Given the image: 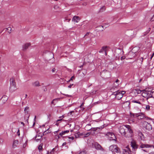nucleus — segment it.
<instances>
[{
    "instance_id": "25",
    "label": "nucleus",
    "mask_w": 154,
    "mask_h": 154,
    "mask_svg": "<svg viewBox=\"0 0 154 154\" xmlns=\"http://www.w3.org/2000/svg\"><path fill=\"white\" fill-rule=\"evenodd\" d=\"M5 29H6V30H8V33H10L11 32V27H9L8 28H6Z\"/></svg>"
},
{
    "instance_id": "36",
    "label": "nucleus",
    "mask_w": 154,
    "mask_h": 154,
    "mask_svg": "<svg viewBox=\"0 0 154 154\" xmlns=\"http://www.w3.org/2000/svg\"><path fill=\"white\" fill-rule=\"evenodd\" d=\"M79 154H86L85 151H82L80 152Z\"/></svg>"
},
{
    "instance_id": "64",
    "label": "nucleus",
    "mask_w": 154,
    "mask_h": 154,
    "mask_svg": "<svg viewBox=\"0 0 154 154\" xmlns=\"http://www.w3.org/2000/svg\"><path fill=\"white\" fill-rule=\"evenodd\" d=\"M105 52V54L106 55L107 54V53H106V51H105L104 52Z\"/></svg>"
},
{
    "instance_id": "24",
    "label": "nucleus",
    "mask_w": 154,
    "mask_h": 154,
    "mask_svg": "<svg viewBox=\"0 0 154 154\" xmlns=\"http://www.w3.org/2000/svg\"><path fill=\"white\" fill-rule=\"evenodd\" d=\"M106 8V7L105 6H103L100 8V11L101 12H103L105 10Z\"/></svg>"
},
{
    "instance_id": "45",
    "label": "nucleus",
    "mask_w": 154,
    "mask_h": 154,
    "mask_svg": "<svg viewBox=\"0 0 154 154\" xmlns=\"http://www.w3.org/2000/svg\"><path fill=\"white\" fill-rule=\"evenodd\" d=\"M70 20H71L70 19H68L67 18H66V20H67V21L68 22H69L70 21Z\"/></svg>"
},
{
    "instance_id": "34",
    "label": "nucleus",
    "mask_w": 154,
    "mask_h": 154,
    "mask_svg": "<svg viewBox=\"0 0 154 154\" xmlns=\"http://www.w3.org/2000/svg\"><path fill=\"white\" fill-rule=\"evenodd\" d=\"M146 110H149L150 109V106L148 105H146Z\"/></svg>"
},
{
    "instance_id": "29",
    "label": "nucleus",
    "mask_w": 154,
    "mask_h": 154,
    "mask_svg": "<svg viewBox=\"0 0 154 154\" xmlns=\"http://www.w3.org/2000/svg\"><path fill=\"white\" fill-rule=\"evenodd\" d=\"M151 29L150 28H149L148 30H147L144 33V35H146L147 33H148L149 31H150V30Z\"/></svg>"
},
{
    "instance_id": "37",
    "label": "nucleus",
    "mask_w": 154,
    "mask_h": 154,
    "mask_svg": "<svg viewBox=\"0 0 154 154\" xmlns=\"http://www.w3.org/2000/svg\"><path fill=\"white\" fill-rule=\"evenodd\" d=\"M36 118V116H35L34 118V122L33 123V126H34L35 124V121Z\"/></svg>"
},
{
    "instance_id": "61",
    "label": "nucleus",
    "mask_w": 154,
    "mask_h": 154,
    "mask_svg": "<svg viewBox=\"0 0 154 154\" xmlns=\"http://www.w3.org/2000/svg\"><path fill=\"white\" fill-rule=\"evenodd\" d=\"M149 154H154V152H152L149 153Z\"/></svg>"
},
{
    "instance_id": "57",
    "label": "nucleus",
    "mask_w": 154,
    "mask_h": 154,
    "mask_svg": "<svg viewBox=\"0 0 154 154\" xmlns=\"http://www.w3.org/2000/svg\"><path fill=\"white\" fill-rule=\"evenodd\" d=\"M90 124H88V125H86V127H85V128H87V127H88V126H90Z\"/></svg>"
},
{
    "instance_id": "39",
    "label": "nucleus",
    "mask_w": 154,
    "mask_h": 154,
    "mask_svg": "<svg viewBox=\"0 0 154 154\" xmlns=\"http://www.w3.org/2000/svg\"><path fill=\"white\" fill-rule=\"evenodd\" d=\"M85 135V136H84V137H87L88 136H89V133H87L86 134H84Z\"/></svg>"
},
{
    "instance_id": "53",
    "label": "nucleus",
    "mask_w": 154,
    "mask_h": 154,
    "mask_svg": "<svg viewBox=\"0 0 154 154\" xmlns=\"http://www.w3.org/2000/svg\"><path fill=\"white\" fill-rule=\"evenodd\" d=\"M103 128V126H101V127H97V128H98V129H102V128Z\"/></svg>"
},
{
    "instance_id": "19",
    "label": "nucleus",
    "mask_w": 154,
    "mask_h": 154,
    "mask_svg": "<svg viewBox=\"0 0 154 154\" xmlns=\"http://www.w3.org/2000/svg\"><path fill=\"white\" fill-rule=\"evenodd\" d=\"M32 85L34 86L37 87L40 86L39 82L37 81L32 83Z\"/></svg>"
},
{
    "instance_id": "32",
    "label": "nucleus",
    "mask_w": 154,
    "mask_h": 154,
    "mask_svg": "<svg viewBox=\"0 0 154 154\" xmlns=\"http://www.w3.org/2000/svg\"><path fill=\"white\" fill-rule=\"evenodd\" d=\"M54 8L55 10H58L59 8V7L57 5H55L54 6Z\"/></svg>"
},
{
    "instance_id": "48",
    "label": "nucleus",
    "mask_w": 154,
    "mask_h": 154,
    "mask_svg": "<svg viewBox=\"0 0 154 154\" xmlns=\"http://www.w3.org/2000/svg\"><path fill=\"white\" fill-rule=\"evenodd\" d=\"M17 134L18 136H19L20 135V130L19 129L17 132Z\"/></svg>"
},
{
    "instance_id": "5",
    "label": "nucleus",
    "mask_w": 154,
    "mask_h": 154,
    "mask_svg": "<svg viewBox=\"0 0 154 154\" xmlns=\"http://www.w3.org/2000/svg\"><path fill=\"white\" fill-rule=\"evenodd\" d=\"M127 126H129V125H123L120 126L119 128V133L123 136L125 135V133L127 129Z\"/></svg>"
},
{
    "instance_id": "7",
    "label": "nucleus",
    "mask_w": 154,
    "mask_h": 154,
    "mask_svg": "<svg viewBox=\"0 0 154 154\" xmlns=\"http://www.w3.org/2000/svg\"><path fill=\"white\" fill-rule=\"evenodd\" d=\"M143 127L144 128L149 131L152 129V126L150 124L146 121H144L143 122Z\"/></svg>"
},
{
    "instance_id": "12",
    "label": "nucleus",
    "mask_w": 154,
    "mask_h": 154,
    "mask_svg": "<svg viewBox=\"0 0 154 154\" xmlns=\"http://www.w3.org/2000/svg\"><path fill=\"white\" fill-rule=\"evenodd\" d=\"M130 102L129 101H125L122 103V107L124 108H129Z\"/></svg>"
},
{
    "instance_id": "60",
    "label": "nucleus",
    "mask_w": 154,
    "mask_h": 154,
    "mask_svg": "<svg viewBox=\"0 0 154 154\" xmlns=\"http://www.w3.org/2000/svg\"><path fill=\"white\" fill-rule=\"evenodd\" d=\"M95 128H91V129H89V130H88H88H87V131H89V130H91V131H92V130L93 129H95Z\"/></svg>"
},
{
    "instance_id": "35",
    "label": "nucleus",
    "mask_w": 154,
    "mask_h": 154,
    "mask_svg": "<svg viewBox=\"0 0 154 154\" xmlns=\"http://www.w3.org/2000/svg\"><path fill=\"white\" fill-rule=\"evenodd\" d=\"M136 92L137 94H139L141 93V91L140 90H136Z\"/></svg>"
},
{
    "instance_id": "28",
    "label": "nucleus",
    "mask_w": 154,
    "mask_h": 154,
    "mask_svg": "<svg viewBox=\"0 0 154 154\" xmlns=\"http://www.w3.org/2000/svg\"><path fill=\"white\" fill-rule=\"evenodd\" d=\"M79 132H77L75 134V137L76 138H78L79 137Z\"/></svg>"
},
{
    "instance_id": "22",
    "label": "nucleus",
    "mask_w": 154,
    "mask_h": 154,
    "mask_svg": "<svg viewBox=\"0 0 154 154\" xmlns=\"http://www.w3.org/2000/svg\"><path fill=\"white\" fill-rule=\"evenodd\" d=\"M60 98H57L55 99H54L53 101L51 102V104H53L54 105L57 102V101L58 100H59Z\"/></svg>"
},
{
    "instance_id": "6",
    "label": "nucleus",
    "mask_w": 154,
    "mask_h": 154,
    "mask_svg": "<svg viewBox=\"0 0 154 154\" xmlns=\"http://www.w3.org/2000/svg\"><path fill=\"white\" fill-rule=\"evenodd\" d=\"M29 107L28 106H26L24 109V120L28 123V119L30 116L29 114Z\"/></svg>"
},
{
    "instance_id": "46",
    "label": "nucleus",
    "mask_w": 154,
    "mask_h": 154,
    "mask_svg": "<svg viewBox=\"0 0 154 154\" xmlns=\"http://www.w3.org/2000/svg\"><path fill=\"white\" fill-rule=\"evenodd\" d=\"M73 84H70V85L68 86V87L69 88H71L72 86L73 85Z\"/></svg>"
},
{
    "instance_id": "27",
    "label": "nucleus",
    "mask_w": 154,
    "mask_h": 154,
    "mask_svg": "<svg viewBox=\"0 0 154 154\" xmlns=\"http://www.w3.org/2000/svg\"><path fill=\"white\" fill-rule=\"evenodd\" d=\"M87 73V70L85 69H83L82 72V73L84 76H85Z\"/></svg>"
},
{
    "instance_id": "15",
    "label": "nucleus",
    "mask_w": 154,
    "mask_h": 154,
    "mask_svg": "<svg viewBox=\"0 0 154 154\" xmlns=\"http://www.w3.org/2000/svg\"><path fill=\"white\" fill-rule=\"evenodd\" d=\"M107 46H103L102 47L101 49L99 51V52L100 53H102L103 52H105L106 51H107Z\"/></svg>"
},
{
    "instance_id": "21",
    "label": "nucleus",
    "mask_w": 154,
    "mask_h": 154,
    "mask_svg": "<svg viewBox=\"0 0 154 154\" xmlns=\"http://www.w3.org/2000/svg\"><path fill=\"white\" fill-rule=\"evenodd\" d=\"M69 132V130H66L64 131H62V132L60 133L59 134L61 136H62V135L65 134L66 133H68Z\"/></svg>"
},
{
    "instance_id": "11",
    "label": "nucleus",
    "mask_w": 154,
    "mask_h": 154,
    "mask_svg": "<svg viewBox=\"0 0 154 154\" xmlns=\"http://www.w3.org/2000/svg\"><path fill=\"white\" fill-rule=\"evenodd\" d=\"M131 145L132 148L134 150L138 148L139 145L137 144L136 142L134 140H132L131 142Z\"/></svg>"
},
{
    "instance_id": "3",
    "label": "nucleus",
    "mask_w": 154,
    "mask_h": 154,
    "mask_svg": "<svg viewBox=\"0 0 154 154\" xmlns=\"http://www.w3.org/2000/svg\"><path fill=\"white\" fill-rule=\"evenodd\" d=\"M127 126V129L124 136L127 138L131 137L134 134L133 130L130 125H129V126Z\"/></svg>"
},
{
    "instance_id": "4",
    "label": "nucleus",
    "mask_w": 154,
    "mask_h": 154,
    "mask_svg": "<svg viewBox=\"0 0 154 154\" xmlns=\"http://www.w3.org/2000/svg\"><path fill=\"white\" fill-rule=\"evenodd\" d=\"M109 150L113 153H120V149L116 145H112L109 147Z\"/></svg>"
},
{
    "instance_id": "50",
    "label": "nucleus",
    "mask_w": 154,
    "mask_h": 154,
    "mask_svg": "<svg viewBox=\"0 0 154 154\" xmlns=\"http://www.w3.org/2000/svg\"><path fill=\"white\" fill-rule=\"evenodd\" d=\"M62 120V119H58L57 120L56 122H57L59 121H61Z\"/></svg>"
},
{
    "instance_id": "59",
    "label": "nucleus",
    "mask_w": 154,
    "mask_h": 154,
    "mask_svg": "<svg viewBox=\"0 0 154 154\" xmlns=\"http://www.w3.org/2000/svg\"><path fill=\"white\" fill-rule=\"evenodd\" d=\"M154 52L152 54L151 57V58H152V57H153V56H154Z\"/></svg>"
},
{
    "instance_id": "17",
    "label": "nucleus",
    "mask_w": 154,
    "mask_h": 154,
    "mask_svg": "<svg viewBox=\"0 0 154 154\" xmlns=\"http://www.w3.org/2000/svg\"><path fill=\"white\" fill-rule=\"evenodd\" d=\"M145 92L146 93L147 99H148V98L151 97V96L152 95V91H145Z\"/></svg>"
},
{
    "instance_id": "13",
    "label": "nucleus",
    "mask_w": 154,
    "mask_h": 154,
    "mask_svg": "<svg viewBox=\"0 0 154 154\" xmlns=\"http://www.w3.org/2000/svg\"><path fill=\"white\" fill-rule=\"evenodd\" d=\"M113 94L117 96V95H119V96H118V98L119 99H121L123 97V95L121 94H120V92H119V91H118L116 92H113Z\"/></svg>"
},
{
    "instance_id": "44",
    "label": "nucleus",
    "mask_w": 154,
    "mask_h": 154,
    "mask_svg": "<svg viewBox=\"0 0 154 154\" xmlns=\"http://www.w3.org/2000/svg\"><path fill=\"white\" fill-rule=\"evenodd\" d=\"M55 70H56V69L54 68H53L52 69V72H55Z\"/></svg>"
},
{
    "instance_id": "42",
    "label": "nucleus",
    "mask_w": 154,
    "mask_h": 154,
    "mask_svg": "<svg viewBox=\"0 0 154 154\" xmlns=\"http://www.w3.org/2000/svg\"><path fill=\"white\" fill-rule=\"evenodd\" d=\"M3 140L2 139L0 138V143H3Z\"/></svg>"
},
{
    "instance_id": "31",
    "label": "nucleus",
    "mask_w": 154,
    "mask_h": 154,
    "mask_svg": "<svg viewBox=\"0 0 154 154\" xmlns=\"http://www.w3.org/2000/svg\"><path fill=\"white\" fill-rule=\"evenodd\" d=\"M38 149L39 150H41L42 149V144H41L38 146Z\"/></svg>"
},
{
    "instance_id": "14",
    "label": "nucleus",
    "mask_w": 154,
    "mask_h": 154,
    "mask_svg": "<svg viewBox=\"0 0 154 154\" xmlns=\"http://www.w3.org/2000/svg\"><path fill=\"white\" fill-rule=\"evenodd\" d=\"M80 20V18L79 16H74L72 19V20L74 22L78 23Z\"/></svg>"
},
{
    "instance_id": "26",
    "label": "nucleus",
    "mask_w": 154,
    "mask_h": 154,
    "mask_svg": "<svg viewBox=\"0 0 154 154\" xmlns=\"http://www.w3.org/2000/svg\"><path fill=\"white\" fill-rule=\"evenodd\" d=\"M142 95L143 97H147L146 93L145 92V91H144L142 93Z\"/></svg>"
},
{
    "instance_id": "47",
    "label": "nucleus",
    "mask_w": 154,
    "mask_h": 154,
    "mask_svg": "<svg viewBox=\"0 0 154 154\" xmlns=\"http://www.w3.org/2000/svg\"><path fill=\"white\" fill-rule=\"evenodd\" d=\"M125 91H123L121 93H120V94H122L123 95V94H125Z\"/></svg>"
},
{
    "instance_id": "33",
    "label": "nucleus",
    "mask_w": 154,
    "mask_h": 154,
    "mask_svg": "<svg viewBox=\"0 0 154 154\" xmlns=\"http://www.w3.org/2000/svg\"><path fill=\"white\" fill-rule=\"evenodd\" d=\"M75 78L74 76H72V77H71L70 78V79L68 81V82H69L70 81H72V80L73 79H74Z\"/></svg>"
},
{
    "instance_id": "30",
    "label": "nucleus",
    "mask_w": 154,
    "mask_h": 154,
    "mask_svg": "<svg viewBox=\"0 0 154 154\" xmlns=\"http://www.w3.org/2000/svg\"><path fill=\"white\" fill-rule=\"evenodd\" d=\"M151 29L150 28H149L148 30H147L144 33V35H146L147 33H148L149 31H150V30Z\"/></svg>"
},
{
    "instance_id": "23",
    "label": "nucleus",
    "mask_w": 154,
    "mask_h": 154,
    "mask_svg": "<svg viewBox=\"0 0 154 154\" xmlns=\"http://www.w3.org/2000/svg\"><path fill=\"white\" fill-rule=\"evenodd\" d=\"M134 48H133L132 49V51L129 52V55H131L132 54H133V55L134 57H135L136 55V54H135V52H134Z\"/></svg>"
},
{
    "instance_id": "54",
    "label": "nucleus",
    "mask_w": 154,
    "mask_h": 154,
    "mask_svg": "<svg viewBox=\"0 0 154 154\" xmlns=\"http://www.w3.org/2000/svg\"><path fill=\"white\" fill-rule=\"evenodd\" d=\"M20 123L21 124L23 125V126H24L25 124L23 122H21Z\"/></svg>"
},
{
    "instance_id": "41",
    "label": "nucleus",
    "mask_w": 154,
    "mask_h": 154,
    "mask_svg": "<svg viewBox=\"0 0 154 154\" xmlns=\"http://www.w3.org/2000/svg\"><path fill=\"white\" fill-rule=\"evenodd\" d=\"M125 56H122L121 58V60H124L125 59Z\"/></svg>"
},
{
    "instance_id": "62",
    "label": "nucleus",
    "mask_w": 154,
    "mask_h": 154,
    "mask_svg": "<svg viewBox=\"0 0 154 154\" xmlns=\"http://www.w3.org/2000/svg\"><path fill=\"white\" fill-rule=\"evenodd\" d=\"M140 59H142V60H141V62H143V57H141L140 58Z\"/></svg>"
},
{
    "instance_id": "43",
    "label": "nucleus",
    "mask_w": 154,
    "mask_h": 154,
    "mask_svg": "<svg viewBox=\"0 0 154 154\" xmlns=\"http://www.w3.org/2000/svg\"><path fill=\"white\" fill-rule=\"evenodd\" d=\"M79 136H82V135H84V133H80V132H79Z\"/></svg>"
},
{
    "instance_id": "49",
    "label": "nucleus",
    "mask_w": 154,
    "mask_h": 154,
    "mask_svg": "<svg viewBox=\"0 0 154 154\" xmlns=\"http://www.w3.org/2000/svg\"><path fill=\"white\" fill-rule=\"evenodd\" d=\"M89 32H87L86 34L84 36V37H85V36H87L89 34Z\"/></svg>"
},
{
    "instance_id": "10",
    "label": "nucleus",
    "mask_w": 154,
    "mask_h": 154,
    "mask_svg": "<svg viewBox=\"0 0 154 154\" xmlns=\"http://www.w3.org/2000/svg\"><path fill=\"white\" fill-rule=\"evenodd\" d=\"M109 137V140H115L116 139V136L114 134L112 133L108 132L106 134Z\"/></svg>"
},
{
    "instance_id": "1",
    "label": "nucleus",
    "mask_w": 154,
    "mask_h": 154,
    "mask_svg": "<svg viewBox=\"0 0 154 154\" xmlns=\"http://www.w3.org/2000/svg\"><path fill=\"white\" fill-rule=\"evenodd\" d=\"M152 145L144 144L142 142H140L139 145L138 149H141L143 151L147 152H148V151L146 149L152 147Z\"/></svg>"
},
{
    "instance_id": "20",
    "label": "nucleus",
    "mask_w": 154,
    "mask_h": 154,
    "mask_svg": "<svg viewBox=\"0 0 154 154\" xmlns=\"http://www.w3.org/2000/svg\"><path fill=\"white\" fill-rule=\"evenodd\" d=\"M132 103H138L140 106H142V104L139 100H132Z\"/></svg>"
},
{
    "instance_id": "9",
    "label": "nucleus",
    "mask_w": 154,
    "mask_h": 154,
    "mask_svg": "<svg viewBox=\"0 0 154 154\" xmlns=\"http://www.w3.org/2000/svg\"><path fill=\"white\" fill-rule=\"evenodd\" d=\"M95 149L97 150H100L102 151H104V149L102 147L101 145L97 143H95L94 144Z\"/></svg>"
},
{
    "instance_id": "2",
    "label": "nucleus",
    "mask_w": 154,
    "mask_h": 154,
    "mask_svg": "<svg viewBox=\"0 0 154 154\" xmlns=\"http://www.w3.org/2000/svg\"><path fill=\"white\" fill-rule=\"evenodd\" d=\"M10 91L12 93L16 90V85L14 79L12 77L10 79Z\"/></svg>"
},
{
    "instance_id": "40",
    "label": "nucleus",
    "mask_w": 154,
    "mask_h": 154,
    "mask_svg": "<svg viewBox=\"0 0 154 154\" xmlns=\"http://www.w3.org/2000/svg\"><path fill=\"white\" fill-rule=\"evenodd\" d=\"M68 138L69 139H71L72 140H73L74 139V137H68Z\"/></svg>"
},
{
    "instance_id": "51",
    "label": "nucleus",
    "mask_w": 154,
    "mask_h": 154,
    "mask_svg": "<svg viewBox=\"0 0 154 154\" xmlns=\"http://www.w3.org/2000/svg\"><path fill=\"white\" fill-rule=\"evenodd\" d=\"M63 94L64 95H65L66 96L68 97H70L71 96H70V95H69L68 94Z\"/></svg>"
},
{
    "instance_id": "63",
    "label": "nucleus",
    "mask_w": 154,
    "mask_h": 154,
    "mask_svg": "<svg viewBox=\"0 0 154 154\" xmlns=\"http://www.w3.org/2000/svg\"><path fill=\"white\" fill-rule=\"evenodd\" d=\"M119 81V80L118 79H117L116 81V83L118 82Z\"/></svg>"
},
{
    "instance_id": "8",
    "label": "nucleus",
    "mask_w": 154,
    "mask_h": 154,
    "mask_svg": "<svg viewBox=\"0 0 154 154\" xmlns=\"http://www.w3.org/2000/svg\"><path fill=\"white\" fill-rule=\"evenodd\" d=\"M131 116H132L133 117H137L139 119H143L144 118V116L143 114L141 113H131Z\"/></svg>"
},
{
    "instance_id": "56",
    "label": "nucleus",
    "mask_w": 154,
    "mask_h": 154,
    "mask_svg": "<svg viewBox=\"0 0 154 154\" xmlns=\"http://www.w3.org/2000/svg\"><path fill=\"white\" fill-rule=\"evenodd\" d=\"M151 20H152V21L154 20V14L153 17H152L151 18Z\"/></svg>"
},
{
    "instance_id": "55",
    "label": "nucleus",
    "mask_w": 154,
    "mask_h": 154,
    "mask_svg": "<svg viewBox=\"0 0 154 154\" xmlns=\"http://www.w3.org/2000/svg\"><path fill=\"white\" fill-rule=\"evenodd\" d=\"M46 131H45L43 133V134L44 135L46 134Z\"/></svg>"
},
{
    "instance_id": "38",
    "label": "nucleus",
    "mask_w": 154,
    "mask_h": 154,
    "mask_svg": "<svg viewBox=\"0 0 154 154\" xmlns=\"http://www.w3.org/2000/svg\"><path fill=\"white\" fill-rule=\"evenodd\" d=\"M151 97L154 98V91H152V95L151 96Z\"/></svg>"
},
{
    "instance_id": "18",
    "label": "nucleus",
    "mask_w": 154,
    "mask_h": 154,
    "mask_svg": "<svg viewBox=\"0 0 154 154\" xmlns=\"http://www.w3.org/2000/svg\"><path fill=\"white\" fill-rule=\"evenodd\" d=\"M18 143V140H14L13 144V147L15 148L16 147Z\"/></svg>"
},
{
    "instance_id": "52",
    "label": "nucleus",
    "mask_w": 154,
    "mask_h": 154,
    "mask_svg": "<svg viewBox=\"0 0 154 154\" xmlns=\"http://www.w3.org/2000/svg\"><path fill=\"white\" fill-rule=\"evenodd\" d=\"M66 144V142H64L63 143V144L62 145V146H64Z\"/></svg>"
},
{
    "instance_id": "58",
    "label": "nucleus",
    "mask_w": 154,
    "mask_h": 154,
    "mask_svg": "<svg viewBox=\"0 0 154 154\" xmlns=\"http://www.w3.org/2000/svg\"><path fill=\"white\" fill-rule=\"evenodd\" d=\"M83 105H84V103H82V104L80 106V107L82 108V106H83Z\"/></svg>"
},
{
    "instance_id": "16",
    "label": "nucleus",
    "mask_w": 154,
    "mask_h": 154,
    "mask_svg": "<svg viewBox=\"0 0 154 154\" xmlns=\"http://www.w3.org/2000/svg\"><path fill=\"white\" fill-rule=\"evenodd\" d=\"M30 45V43H27L25 44L23 46V50H26Z\"/></svg>"
}]
</instances>
